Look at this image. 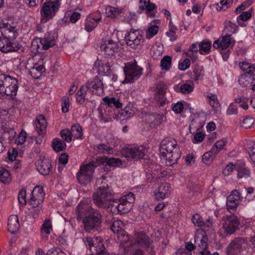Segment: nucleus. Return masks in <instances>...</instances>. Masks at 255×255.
I'll return each instance as SVG.
<instances>
[{
    "label": "nucleus",
    "mask_w": 255,
    "mask_h": 255,
    "mask_svg": "<svg viewBox=\"0 0 255 255\" xmlns=\"http://www.w3.org/2000/svg\"><path fill=\"white\" fill-rule=\"evenodd\" d=\"M71 132L73 137L76 138H82L83 131L81 127L78 125L73 126L71 128Z\"/></svg>",
    "instance_id": "46"
},
{
    "label": "nucleus",
    "mask_w": 255,
    "mask_h": 255,
    "mask_svg": "<svg viewBox=\"0 0 255 255\" xmlns=\"http://www.w3.org/2000/svg\"><path fill=\"white\" fill-rule=\"evenodd\" d=\"M242 200L241 192L236 189L233 190L227 198V210L231 213L236 211Z\"/></svg>",
    "instance_id": "14"
},
{
    "label": "nucleus",
    "mask_w": 255,
    "mask_h": 255,
    "mask_svg": "<svg viewBox=\"0 0 255 255\" xmlns=\"http://www.w3.org/2000/svg\"><path fill=\"white\" fill-rule=\"evenodd\" d=\"M193 86L190 84H184L181 86L180 91L183 94H188L193 90Z\"/></svg>",
    "instance_id": "64"
},
{
    "label": "nucleus",
    "mask_w": 255,
    "mask_h": 255,
    "mask_svg": "<svg viewBox=\"0 0 255 255\" xmlns=\"http://www.w3.org/2000/svg\"><path fill=\"white\" fill-rule=\"evenodd\" d=\"M198 51H199L198 44L193 43L191 45L187 52V55L191 59H195L196 57L194 56V53H197Z\"/></svg>",
    "instance_id": "54"
},
{
    "label": "nucleus",
    "mask_w": 255,
    "mask_h": 255,
    "mask_svg": "<svg viewBox=\"0 0 255 255\" xmlns=\"http://www.w3.org/2000/svg\"><path fill=\"white\" fill-rule=\"evenodd\" d=\"M107 165L113 167H119L122 164V161L119 158H111L107 159Z\"/></svg>",
    "instance_id": "57"
},
{
    "label": "nucleus",
    "mask_w": 255,
    "mask_h": 255,
    "mask_svg": "<svg viewBox=\"0 0 255 255\" xmlns=\"http://www.w3.org/2000/svg\"><path fill=\"white\" fill-rule=\"evenodd\" d=\"M56 34L54 32L46 33L43 38L40 39V42L44 50H47L56 44Z\"/></svg>",
    "instance_id": "21"
},
{
    "label": "nucleus",
    "mask_w": 255,
    "mask_h": 255,
    "mask_svg": "<svg viewBox=\"0 0 255 255\" xmlns=\"http://www.w3.org/2000/svg\"><path fill=\"white\" fill-rule=\"evenodd\" d=\"M255 76V75L244 73L239 79V82L241 85L247 87L253 83Z\"/></svg>",
    "instance_id": "37"
},
{
    "label": "nucleus",
    "mask_w": 255,
    "mask_h": 255,
    "mask_svg": "<svg viewBox=\"0 0 255 255\" xmlns=\"http://www.w3.org/2000/svg\"><path fill=\"white\" fill-rule=\"evenodd\" d=\"M147 149L142 145H132L127 147L124 150V155L128 160H138L144 158Z\"/></svg>",
    "instance_id": "13"
},
{
    "label": "nucleus",
    "mask_w": 255,
    "mask_h": 255,
    "mask_svg": "<svg viewBox=\"0 0 255 255\" xmlns=\"http://www.w3.org/2000/svg\"><path fill=\"white\" fill-rule=\"evenodd\" d=\"M156 7V5L153 3L150 2V0H140V9L145 10L146 13L150 17H154L155 16Z\"/></svg>",
    "instance_id": "23"
},
{
    "label": "nucleus",
    "mask_w": 255,
    "mask_h": 255,
    "mask_svg": "<svg viewBox=\"0 0 255 255\" xmlns=\"http://www.w3.org/2000/svg\"><path fill=\"white\" fill-rule=\"evenodd\" d=\"M171 186L168 183H162L154 192L157 200H163L169 197L170 194Z\"/></svg>",
    "instance_id": "19"
},
{
    "label": "nucleus",
    "mask_w": 255,
    "mask_h": 255,
    "mask_svg": "<svg viewBox=\"0 0 255 255\" xmlns=\"http://www.w3.org/2000/svg\"><path fill=\"white\" fill-rule=\"evenodd\" d=\"M231 44V38L230 35H227L220 37L215 41L213 46L214 48L219 49L220 51H223L226 49Z\"/></svg>",
    "instance_id": "24"
},
{
    "label": "nucleus",
    "mask_w": 255,
    "mask_h": 255,
    "mask_svg": "<svg viewBox=\"0 0 255 255\" xmlns=\"http://www.w3.org/2000/svg\"><path fill=\"white\" fill-rule=\"evenodd\" d=\"M11 175L9 171L3 167H0V181L4 183L10 182Z\"/></svg>",
    "instance_id": "41"
},
{
    "label": "nucleus",
    "mask_w": 255,
    "mask_h": 255,
    "mask_svg": "<svg viewBox=\"0 0 255 255\" xmlns=\"http://www.w3.org/2000/svg\"><path fill=\"white\" fill-rule=\"evenodd\" d=\"M254 119L253 118L251 117H246L243 121L242 127L246 129L250 128L254 124Z\"/></svg>",
    "instance_id": "62"
},
{
    "label": "nucleus",
    "mask_w": 255,
    "mask_h": 255,
    "mask_svg": "<svg viewBox=\"0 0 255 255\" xmlns=\"http://www.w3.org/2000/svg\"><path fill=\"white\" fill-rule=\"evenodd\" d=\"M159 30V26L154 25L151 22L148 25V28L146 30L145 36L147 39H150L155 35Z\"/></svg>",
    "instance_id": "40"
},
{
    "label": "nucleus",
    "mask_w": 255,
    "mask_h": 255,
    "mask_svg": "<svg viewBox=\"0 0 255 255\" xmlns=\"http://www.w3.org/2000/svg\"><path fill=\"white\" fill-rule=\"evenodd\" d=\"M103 100L110 107H115L119 109L122 107V103L119 99L114 97H105L103 99Z\"/></svg>",
    "instance_id": "38"
},
{
    "label": "nucleus",
    "mask_w": 255,
    "mask_h": 255,
    "mask_svg": "<svg viewBox=\"0 0 255 255\" xmlns=\"http://www.w3.org/2000/svg\"><path fill=\"white\" fill-rule=\"evenodd\" d=\"M195 76V80L197 81L200 77H202L204 74V68L202 66L196 65L193 70Z\"/></svg>",
    "instance_id": "58"
},
{
    "label": "nucleus",
    "mask_w": 255,
    "mask_h": 255,
    "mask_svg": "<svg viewBox=\"0 0 255 255\" xmlns=\"http://www.w3.org/2000/svg\"><path fill=\"white\" fill-rule=\"evenodd\" d=\"M52 231V226L51 221L49 219H46L42 224L41 228V232L42 234L45 235H49Z\"/></svg>",
    "instance_id": "51"
},
{
    "label": "nucleus",
    "mask_w": 255,
    "mask_h": 255,
    "mask_svg": "<svg viewBox=\"0 0 255 255\" xmlns=\"http://www.w3.org/2000/svg\"><path fill=\"white\" fill-rule=\"evenodd\" d=\"M124 227V225L122 221L116 220L113 221L111 228L114 233H117L118 234L121 231H123V229Z\"/></svg>",
    "instance_id": "47"
},
{
    "label": "nucleus",
    "mask_w": 255,
    "mask_h": 255,
    "mask_svg": "<svg viewBox=\"0 0 255 255\" xmlns=\"http://www.w3.org/2000/svg\"><path fill=\"white\" fill-rule=\"evenodd\" d=\"M142 70V68L138 66L135 61L126 63L124 69L125 79L123 83H133L141 76Z\"/></svg>",
    "instance_id": "9"
},
{
    "label": "nucleus",
    "mask_w": 255,
    "mask_h": 255,
    "mask_svg": "<svg viewBox=\"0 0 255 255\" xmlns=\"http://www.w3.org/2000/svg\"><path fill=\"white\" fill-rule=\"evenodd\" d=\"M227 142V140L224 139L218 140L211 148V152H213L214 154H217L224 148Z\"/></svg>",
    "instance_id": "50"
},
{
    "label": "nucleus",
    "mask_w": 255,
    "mask_h": 255,
    "mask_svg": "<svg viewBox=\"0 0 255 255\" xmlns=\"http://www.w3.org/2000/svg\"><path fill=\"white\" fill-rule=\"evenodd\" d=\"M208 238L203 230L196 231L194 237V244L199 251L207 250Z\"/></svg>",
    "instance_id": "16"
},
{
    "label": "nucleus",
    "mask_w": 255,
    "mask_h": 255,
    "mask_svg": "<svg viewBox=\"0 0 255 255\" xmlns=\"http://www.w3.org/2000/svg\"><path fill=\"white\" fill-rule=\"evenodd\" d=\"M125 38L127 44L133 49L140 46L144 41L142 33L139 30L131 29L125 34Z\"/></svg>",
    "instance_id": "12"
},
{
    "label": "nucleus",
    "mask_w": 255,
    "mask_h": 255,
    "mask_svg": "<svg viewBox=\"0 0 255 255\" xmlns=\"http://www.w3.org/2000/svg\"><path fill=\"white\" fill-rule=\"evenodd\" d=\"M235 169H236V163L234 164L231 162L226 166L223 171V173L225 176H228L231 174Z\"/></svg>",
    "instance_id": "63"
},
{
    "label": "nucleus",
    "mask_w": 255,
    "mask_h": 255,
    "mask_svg": "<svg viewBox=\"0 0 255 255\" xmlns=\"http://www.w3.org/2000/svg\"><path fill=\"white\" fill-rule=\"evenodd\" d=\"M118 238L121 243L120 255H123L124 249L130 247L132 244L129 242V238L127 233L124 231H121L118 234Z\"/></svg>",
    "instance_id": "26"
},
{
    "label": "nucleus",
    "mask_w": 255,
    "mask_h": 255,
    "mask_svg": "<svg viewBox=\"0 0 255 255\" xmlns=\"http://www.w3.org/2000/svg\"><path fill=\"white\" fill-rule=\"evenodd\" d=\"M206 97L209 99V104L215 111H219L220 104L218 100L217 96L213 93H209Z\"/></svg>",
    "instance_id": "34"
},
{
    "label": "nucleus",
    "mask_w": 255,
    "mask_h": 255,
    "mask_svg": "<svg viewBox=\"0 0 255 255\" xmlns=\"http://www.w3.org/2000/svg\"><path fill=\"white\" fill-rule=\"evenodd\" d=\"M238 26L235 23L231 21H227L225 23L226 31L228 33L227 35H230L236 31Z\"/></svg>",
    "instance_id": "53"
},
{
    "label": "nucleus",
    "mask_w": 255,
    "mask_h": 255,
    "mask_svg": "<svg viewBox=\"0 0 255 255\" xmlns=\"http://www.w3.org/2000/svg\"><path fill=\"white\" fill-rule=\"evenodd\" d=\"M252 11L253 9L251 8L248 11L243 12L237 17V20L240 25L241 26H245L241 21H245L249 19L251 17Z\"/></svg>",
    "instance_id": "44"
},
{
    "label": "nucleus",
    "mask_w": 255,
    "mask_h": 255,
    "mask_svg": "<svg viewBox=\"0 0 255 255\" xmlns=\"http://www.w3.org/2000/svg\"><path fill=\"white\" fill-rule=\"evenodd\" d=\"M83 242L92 255H109L101 237H86L83 239Z\"/></svg>",
    "instance_id": "7"
},
{
    "label": "nucleus",
    "mask_w": 255,
    "mask_h": 255,
    "mask_svg": "<svg viewBox=\"0 0 255 255\" xmlns=\"http://www.w3.org/2000/svg\"><path fill=\"white\" fill-rule=\"evenodd\" d=\"M248 151L253 161L255 162V142L250 141L248 142Z\"/></svg>",
    "instance_id": "55"
},
{
    "label": "nucleus",
    "mask_w": 255,
    "mask_h": 255,
    "mask_svg": "<svg viewBox=\"0 0 255 255\" xmlns=\"http://www.w3.org/2000/svg\"><path fill=\"white\" fill-rule=\"evenodd\" d=\"M241 69L245 71V73L255 75V68L253 65L247 62H242L239 63Z\"/></svg>",
    "instance_id": "42"
},
{
    "label": "nucleus",
    "mask_w": 255,
    "mask_h": 255,
    "mask_svg": "<svg viewBox=\"0 0 255 255\" xmlns=\"http://www.w3.org/2000/svg\"><path fill=\"white\" fill-rule=\"evenodd\" d=\"M26 69L29 70V74L35 79H38L39 76L37 74H40L44 71V67L42 65L35 64L33 66H29L28 64L26 66Z\"/></svg>",
    "instance_id": "31"
},
{
    "label": "nucleus",
    "mask_w": 255,
    "mask_h": 255,
    "mask_svg": "<svg viewBox=\"0 0 255 255\" xmlns=\"http://www.w3.org/2000/svg\"><path fill=\"white\" fill-rule=\"evenodd\" d=\"M236 170L237 171V177L239 178H247L250 176V170L246 167L245 163L242 161L236 163Z\"/></svg>",
    "instance_id": "27"
},
{
    "label": "nucleus",
    "mask_w": 255,
    "mask_h": 255,
    "mask_svg": "<svg viewBox=\"0 0 255 255\" xmlns=\"http://www.w3.org/2000/svg\"><path fill=\"white\" fill-rule=\"evenodd\" d=\"M113 195L105 187H100L94 193L93 199L94 203L98 207L107 208L114 214H125L132 208L134 201V195L129 193L119 199H113Z\"/></svg>",
    "instance_id": "1"
},
{
    "label": "nucleus",
    "mask_w": 255,
    "mask_h": 255,
    "mask_svg": "<svg viewBox=\"0 0 255 255\" xmlns=\"http://www.w3.org/2000/svg\"><path fill=\"white\" fill-rule=\"evenodd\" d=\"M149 246V237L144 233H137L134 235V241L130 247L124 249L123 255H143L142 250Z\"/></svg>",
    "instance_id": "5"
},
{
    "label": "nucleus",
    "mask_w": 255,
    "mask_h": 255,
    "mask_svg": "<svg viewBox=\"0 0 255 255\" xmlns=\"http://www.w3.org/2000/svg\"><path fill=\"white\" fill-rule=\"evenodd\" d=\"M26 190L24 188H22L19 191L18 195V200L19 203L21 206H24L26 204Z\"/></svg>",
    "instance_id": "60"
},
{
    "label": "nucleus",
    "mask_w": 255,
    "mask_h": 255,
    "mask_svg": "<svg viewBox=\"0 0 255 255\" xmlns=\"http://www.w3.org/2000/svg\"><path fill=\"white\" fill-rule=\"evenodd\" d=\"M52 145L53 149L56 152L61 151L66 147L65 143L59 138L54 139Z\"/></svg>",
    "instance_id": "45"
},
{
    "label": "nucleus",
    "mask_w": 255,
    "mask_h": 255,
    "mask_svg": "<svg viewBox=\"0 0 255 255\" xmlns=\"http://www.w3.org/2000/svg\"><path fill=\"white\" fill-rule=\"evenodd\" d=\"M36 166L39 172L43 175H48L51 170V164L49 159L43 158L36 163Z\"/></svg>",
    "instance_id": "22"
},
{
    "label": "nucleus",
    "mask_w": 255,
    "mask_h": 255,
    "mask_svg": "<svg viewBox=\"0 0 255 255\" xmlns=\"http://www.w3.org/2000/svg\"><path fill=\"white\" fill-rule=\"evenodd\" d=\"M99 163L94 160L90 163L81 166L77 174V178L81 184H87L90 182L93 177L95 168Z\"/></svg>",
    "instance_id": "8"
},
{
    "label": "nucleus",
    "mask_w": 255,
    "mask_h": 255,
    "mask_svg": "<svg viewBox=\"0 0 255 255\" xmlns=\"http://www.w3.org/2000/svg\"><path fill=\"white\" fill-rule=\"evenodd\" d=\"M18 88L17 80L5 74L0 75V96L13 99Z\"/></svg>",
    "instance_id": "4"
},
{
    "label": "nucleus",
    "mask_w": 255,
    "mask_h": 255,
    "mask_svg": "<svg viewBox=\"0 0 255 255\" xmlns=\"http://www.w3.org/2000/svg\"><path fill=\"white\" fill-rule=\"evenodd\" d=\"M45 194L43 192V188L41 186H35L33 189L31 197V199H37L40 202H43Z\"/></svg>",
    "instance_id": "33"
},
{
    "label": "nucleus",
    "mask_w": 255,
    "mask_h": 255,
    "mask_svg": "<svg viewBox=\"0 0 255 255\" xmlns=\"http://www.w3.org/2000/svg\"><path fill=\"white\" fill-rule=\"evenodd\" d=\"M215 155L213 152H211V149L209 151L206 152L203 154L202 156V161L205 164H209L212 161L214 155Z\"/></svg>",
    "instance_id": "59"
},
{
    "label": "nucleus",
    "mask_w": 255,
    "mask_h": 255,
    "mask_svg": "<svg viewBox=\"0 0 255 255\" xmlns=\"http://www.w3.org/2000/svg\"><path fill=\"white\" fill-rule=\"evenodd\" d=\"M100 48L107 55H113L118 49L117 43L112 40L103 41Z\"/></svg>",
    "instance_id": "25"
},
{
    "label": "nucleus",
    "mask_w": 255,
    "mask_h": 255,
    "mask_svg": "<svg viewBox=\"0 0 255 255\" xmlns=\"http://www.w3.org/2000/svg\"><path fill=\"white\" fill-rule=\"evenodd\" d=\"M19 47L16 45L13 40L9 38L4 37L2 36L0 37V51L7 53L17 51Z\"/></svg>",
    "instance_id": "17"
},
{
    "label": "nucleus",
    "mask_w": 255,
    "mask_h": 255,
    "mask_svg": "<svg viewBox=\"0 0 255 255\" xmlns=\"http://www.w3.org/2000/svg\"><path fill=\"white\" fill-rule=\"evenodd\" d=\"M93 69L102 75L109 76L112 73L110 63L105 61H96Z\"/></svg>",
    "instance_id": "20"
},
{
    "label": "nucleus",
    "mask_w": 255,
    "mask_h": 255,
    "mask_svg": "<svg viewBox=\"0 0 255 255\" xmlns=\"http://www.w3.org/2000/svg\"><path fill=\"white\" fill-rule=\"evenodd\" d=\"M8 231L11 234H14L19 227L18 217L15 215L9 216L7 222Z\"/></svg>",
    "instance_id": "28"
},
{
    "label": "nucleus",
    "mask_w": 255,
    "mask_h": 255,
    "mask_svg": "<svg viewBox=\"0 0 255 255\" xmlns=\"http://www.w3.org/2000/svg\"><path fill=\"white\" fill-rule=\"evenodd\" d=\"M101 19V16L98 18H94L91 16H87L85 23V29L88 32L92 31Z\"/></svg>",
    "instance_id": "29"
},
{
    "label": "nucleus",
    "mask_w": 255,
    "mask_h": 255,
    "mask_svg": "<svg viewBox=\"0 0 255 255\" xmlns=\"http://www.w3.org/2000/svg\"><path fill=\"white\" fill-rule=\"evenodd\" d=\"M233 0H221L220 3L216 4V9L219 11L225 10L233 3Z\"/></svg>",
    "instance_id": "48"
},
{
    "label": "nucleus",
    "mask_w": 255,
    "mask_h": 255,
    "mask_svg": "<svg viewBox=\"0 0 255 255\" xmlns=\"http://www.w3.org/2000/svg\"><path fill=\"white\" fill-rule=\"evenodd\" d=\"M124 11L123 8L108 6L106 8L107 16L111 18H117Z\"/></svg>",
    "instance_id": "32"
},
{
    "label": "nucleus",
    "mask_w": 255,
    "mask_h": 255,
    "mask_svg": "<svg viewBox=\"0 0 255 255\" xmlns=\"http://www.w3.org/2000/svg\"><path fill=\"white\" fill-rule=\"evenodd\" d=\"M60 0H54L45 2L41 9V20L43 23L47 22L52 18L59 9L61 2Z\"/></svg>",
    "instance_id": "10"
},
{
    "label": "nucleus",
    "mask_w": 255,
    "mask_h": 255,
    "mask_svg": "<svg viewBox=\"0 0 255 255\" xmlns=\"http://www.w3.org/2000/svg\"><path fill=\"white\" fill-rule=\"evenodd\" d=\"M235 101L236 103L240 104V107L242 108L243 109L247 110L248 109V98L243 96H240L235 99Z\"/></svg>",
    "instance_id": "52"
},
{
    "label": "nucleus",
    "mask_w": 255,
    "mask_h": 255,
    "mask_svg": "<svg viewBox=\"0 0 255 255\" xmlns=\"http://www.w3.org/2000/svg\"><path fill=\"white\" fill-rule=\"evenodd\" d=\"M2 36L13 40L18 35L17 29L14 25L8 23H3L0 27Z\"/></svg>",
    "instance_id": "18"
},
{
    "label": "nucleus",
    "mask_w": 255,
    "mask_h": 255,
    "mask_svg": "<svg viewBox=\"0 0 255 255\" xmlns=\"http://www.w3.org/2000/svg\"><path fill=\"white\" fill-rule=\"evenodd\" d=\"M61 136L66 141L69 142L72 140V134L68 129H63L60 132Z\"/></svg>",
    "instance_id": "61"
},
{
    "label": "nucleus",
    "mask_w": 255,
    "mask_h": 255,
    "mask_svg": "<svg viewBox=\"0 0 255 255\" xmlns=\"http://www.w3.org/2000/svg\"><path fill=\"white\" fill-rule=\"evenodd\" d=\"M85 86L93 94L97 95H102L104 94V87L102 79L96 76L94 79L89 81Z\"/></svg>",
    "instance_id": "15"
},
{
    "label": "nucleus",
    "mask_w": 255,
    "mask_h": 255,
    "mask_svg": "<svg viewBox=\"0 0 255 255\" xmlns=\"http://www.w3.org/2000/svg\"><path fill=\"white\" fill-rule=\"evenodd\" d=\"M77 212L80 216L85 212L86 215L82 220L84 228L87 232L97 231L101 226L102 215L101 212L88 205L80 203L77 206Z\"/></svg>",
    "instance_id": "2"
},
{
    "label": "nucleus",
    "mask_w": 255,
    "mask_h": 255,
    "mask_svg": "<svg viewBox=\"0 0 255 255\" xmlns=\"http://www.w3.org/2000/svg\"><path fill=\"white\" fill-rule=\"evenodd\" d=\"M87 87L85 85L82 86L80 89L78 91L76 94V101L80 104H83L86 98V95L87 94V91H88Z\"/></svg>",
    "instance_id": "35"
},
{
    "label": "nucleus",
    "mask_w": 255,
    "mask_h": 255,
    "mask_svg": "<svg viewBox=\"0 0 255 255\" xmlns=\"http://www.w3.org/2000/svg\"><path fill=\"white\" fill-rule=\"evenodd\" d=\"M211 42L208 40H204L198 44L199 52L201 54H208L211 48Z\"/></svg>",
    "instance_id": "36"
},
{
    "label": "nucleus",
    "mask_w": 255,
    "mask_h": 255,
    "mask_svg": "<svg viewBox=\"0 0 255 255\" xmlns=\"http://www.w3.org/2000/svg\"><path fill=\"white\" fill-rule=\"evenodd\" d=\"M149 123L153 126H158L163 121V116L160 114H151L148 116Z\"/></svg>",
    "instance_id": "39"
},
{
    "label": "nucleus",
    "mask_w": 255,
    "mask_h": 255,
    "mask_svg": "<svg viewBox=\"0 0 255 255\" xmlns=\"http://www.w3.org/2000/svg\"><path fill=\"white\" fill-rule=\"evenodd\" d=\"M35 126L37 131L39 134H43L47 127V122L43 116L40 115L37 117L35 122Z\"/></svg>",
    "instance_id": "30"
},
{
    "label": "nucleus",
    "mask_w": 255,
    "mask_h": 255,
    "mask_svg": "<svg viewBox=\"0 0 255 255\" xmlns=\"http://www.w3.org/2000/svg\"><path fill=\"white\" fill-rule=\"evenodd\" d=\"M223 223L218 231V235L221 237L231 236L239 230L240 221L235 214L226 216L223 218Z\"/></svg>",
    "instance_id": "6"
},
{
    "label": "nucleus",
    "mask_w": 255,
    "mask_h": 255,
    "mask_svg": "<svg viewBox=\"0 0 255 255\" xmlns=\"http://www.w3.org/2000/svg\"><path fill=\"white\" fill-rule=\"evenodd\" d=\"M248 245L246 238L236 237L231 241L225 249L227 255H238L244 251Z\"/></svg>",
    "instance_id": "11"
},
{
    "label": "nucleus",
    "mask_w": 255,
    "mask_h": 255,
    "mask_svg": "<svg viewBox=\"0 0 255 255\" xmlns=\"http://www.w3.org/2000/svg\"><path fill=\"white\" fill-rule=\"evenodd\" d=\"M159 150L161 155L166 157V164L168 166L176 163L180 157L181 151L176 141L173 138L163 139L160 143Z\"/></svg>",
    "instance_id": "3"
},
{
    "label": "nucleus",
    "mask_w": 255,
    "mask_h": 255,
    "mask_svg": "<svg viewBox=\"0 0 255 255\" xmlns=\"http://www.w3.org/2000/svg\"><path fill=\"white\" fill-rule=\"evenodd\" d=\"M192 222L194 225L198 227H203L204 225V222L201 216L198 214H194L192 218Z\"/></svg>",
    "instance_id": "56"
},
{
    "label": "nucleus",
    "mask_w": 255,
    "mask_h": 255,
    "mask_svg": "<svg viewBox=\"0 0 255 255\" xmlns=\"http://www.w3.org/2000/svg\"><path fill=\"white\" fill-rule=\"evenodd\" d=\"M171 57L169 56H164L160 61V66L162 70L168 71L171 66Z\"/></svg>",
    "instance_id": "49"
},
{
    "label": "nucleus",
    "mask_w": 255,
    "mask_h": 255,
    "mask_svg": "<svg viewBox=\"0 0 255 255\" xmlns=\"http://www.w3.org/2000/svg\"><path fill=\"white\" fill-rule=\"evenodd\" d=\"M95 149L96 153L99 154H109L112 152V148L105 144L96 145Z\"/></svg>",
    "instance_id": "43"
}]
</instances>
